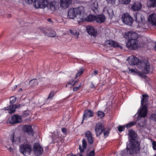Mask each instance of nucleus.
I'll return each mask as SVG.
<instances>
[{
    "instance_id": "f03ea898",
    "label": "nucleus",
    "mask_w": 156,
    "mask_h": 156,
    "mask_svg": "<svg viewBox=\"0 0 156 156\" xmlns=\"http://www.w3.org/2000/svg\"><path fill=\"white\" fill-rule=\"evenodd\" d=\"M129 62L132 65H139L141 66L139 67L140 69H142L145 74H147L150 71V64L147 60L140 61L139 59L133 55L130 56L127 59Z\"/></svg>"
},
{
    "instance_id": "4d7b16f0",
    "label": "nucleus",
    "mask_w": 156,
    "mask_h": 156,
    "mask_svg": "<svg viewBox=\"0 0 156 156\" xmlns=\"http://www.w3.org/2000/svg\"><path fill=\"white\" fill-rule=\"evenodd\" d=\"M48 20L50 22H51L52 21V20L51 19H49Z\"/></svg>"
},
{
    "instance_id": "39448f33",
    "label": "nucleus",
    "mask_w": 156,
    "mask_h": 156,
    "mask_svg": "<svg viewBox=\"0 0 156 156\" xmlns=\"http://www.w3.org/2000/svg\"><path fill=\"white\" fill-rule=\"evenodd\" d=\"M129 143L130 146H133L136 148V151H139L140 150V144L136 140V137L135 132L133 130H129Z\"/></svg>"
},
{
    "instance_id": "a878e982",
    "label": "nucleus",
    "mask_w": 156,
    "mask_h": 156,
    "mask_svg": "<svg viewBox=\"0 0 156 156\" xmlns=\"http://www.w3.org/2000/svg\"><path fill=\"white\" fill-rule=\"evenodd\" d=\"M142 4L139 2H136L132 5V9L134 11H136L140 10L142 8Z\"/></svg>"
},
{
    "instance_id": "b1692460",
    "label": "nucleus",
    "mask_w": 156,
    "mask_h": 156,
    "mask_svg": "<svg viewBox=\"0 0 156 156\" xmlns=\"http://www.w3.org/2000/svg\"><path fill=\"white\" fill-rule=\"evenodd\" d=\"M136 21L138 23L139 26L141 25L143 22V18L141 14L138 13L136 14Z\"/></svg>"
},
{
    "instance_id": "72a5a7b5",
    "label": "nucleus",
    "mask_w": 156,
    "mask_h": 156,
    "mask_svg": "<svg viewBox=\"0 0 156 156\" xmlns=\"http://www.w3.org/2000/svg\"><path fill=\"white\" fill-rule=\"evenodd\" d=\"M55 92L54 91H51L49 93L48 97V99H51L54 96V95L55 94Z\"/></svg>"
},
{
    "instance_id": "8fccbe9b",
    "label": "nucleus",
    "mask_w": 156,
    "mask_h": 156,
    "mask_svg": "<svg viewBox=\"0 0 156 156\" xmlns=\"http://www.w3.org/2000/svg\"><path fill=\"white\" fill-rule=\"evenodd\" d=\"M76 82H73V83H71V82H69L68 83V85H69V84H70L71 85H72V86H73V85H74V84L76 83Z\"/></svg>"
},
{
    "instance_id": "cd10ccee",
    "label": "nucleus",
    "mask_w": 156,
    "mask_h": 156,
    "mask_svg": "<svg viewBox=\"0 0 156 156\" xmlns=\"http://www.w3.org/2000/svg\"><path fill=\"white\" fill-rule=\"evenodd\" d=\"M147 3L150 7H156V0H148Z\"/></svg>"
},
{
    "instance_id": "6e6d98bb",
    "label": "nucleus",
    "mask_w": 156,
    "mask_h": 156,
    "mask_svg": "<svg viewBox=\"0 0 156 156\" xmlns=\"http://www.w3.org/2000/svg\"><path fill=\"white\" fill-rule=\"evenodd\" d=\"M22 89L21 88H20L19 90V91H20V92L21 91H22Z\"/></svg>"
},
{
    "instance_id": "4be33fe9",
    "label": "nucleus",
    "mask_w": 156,
    "mask_h": 156,
    "mask_svg": "<svg viewBox=\"0 0 156 156\" xmlns=\"http://www.w3.org/2000/svg\"><path fill=\"white\" fill-rule=\"evenodd\" d=\"M105 17L103 15H99L95 16V20L99 23H101L105 21Z\"/></svg>"
},
{
    "instance_id": "393cba45",
    "label": "nucleus",
    "mask_w": 156,
    "mask_h": 156,
    "mask_svg": "<svg viewBox=\"0 0 156 156\" xmlns=\"http://www.w3.org/2000/svg\"><path fill=\"white\" fill-rule=\"evenodd\" d=\"M129 70L131 73H132L133 75H138L142 77H144L145 75L141 72H139L137 70H135L133 69H130L129 68Z\"/></svg>"
},
{
    "instance_id": "aec40b11",
    "label": "nucleus",
    "mask_w": 156,
    "mask_h": 156,
    "mask_svg": "<svg viewBox=\"0 0 156 156\" xmlns=\"http://www.w3.org/2000/svg\"><path fill=\"white\" fill-rule=\"evenodd\" d=\"M72 0H60V5L62 7L67 8L71 3Z\"/></svg>"
},
{
    "instance_id": "7ed1b4c3",
    "label": "nucleus",
    "mask_w": 156,
    "mask_h": 156,
    "mask_svg": "<svg viewBox=\"0 0 156 156\" xmlns=\"http://www.w3.org/2000/svg\"><path fill=\"white\" fill-rule=\"evenodd\" d=\"M125 35L128 38V41L126 43L127 47L131 50L137 49L140 44V42L137 40L138 37L137 34L128 31L125 33Z\"/></svg>"
},
{
    "instance_id": "f257e3e1",
    "label": "nucleus",
    "mask_w": 156,
    "mask_h": 156,
    "mask_svg": "<svg viewBox=\"0 0 156 156\" xmlns=\"http://www.w3.org/2000/svg\"><path fill=\"white\" fill-rule=\"evenodd\" d=\"M27 3L29 4L34 3V7L37 9L44 8L47 7L50 10L54 11L58 7L59 4L55 1L51 2L48 5V0H25Z\"/></svg>"
},
{
    "instance_id": "a18cd8bd",
    "label": "nucleus",
    "mask_w": 156,
    "mask_h": 156,
    "mask_svg": "<svg viewBox=\"0 0 156 156\" xmlns=\"http://www.w3.org/2000/svg\"><path fill=\"white\" fill-rule=\"evenodd\" d=\"M81 86V84L80 83V85L77 87H74L73 89V90L74 91H76L77 90H79Z\"/></svg>"
},
{
    "instance_id": "a19ab883",
    "label": "nucleus",
    "mask_w": 156,
    "mask_h": 156,
    "mask_svg": "<svg viewBox=\"0 0 156 156\" xmlns=\"http://www.w3.org/2000/svg\"><path fill=\"white\" fill-rule=\"evenodd\" d=\"M87 139L89 144H91L93 143L94 141L92 138V136L87 138Z\"/></svg>"
},
{
    "instance_id": "f704fd0d",
    "label": "nucleus",
    "mask_w": 156,
    "mask_h": 156,
    "mask_svg": "<svg viewBox=\"0 0 156 156\" xmlns=\"http://www.w3.org/2000/svg\"><path fill=\"white\" fill-rule=\"evenodd\" d=\"M135 123L134 122H131L127 124L125 126L126 128H128L135 125Z\"/></svg>"
},
{
    "instance_id": "473e14b6",
    "label": "nucleus",
    "mask_w": 156,
    "mask_h": 156,
    "mask_svg": "<svg viewBox=\"0 0 156 156\" xmlns=\"http://www.w3.org/2000/svg\"><path fill=\"white\" fill-rule=\"evenodd\" d=\"M119 2L122 4L128 5L130 3L131 0H119Z\"/></svg>"
},
{
    "instance_id": "20e7f679",
    "label": "nucleus",
    "mask_w": 156,
    "mask_h": 156,
    "mask_svg": "<svg viewBox=\"0 0 156 156\" xmlns=\"http://www.w3.org/2000/svg\"><path fill=\"white\" fill-rule=\"evenodd\" d=\"M138 116L137 117L138 124L141 127H146V121L145 118L146 117L147 114V109L145 106L143 107L139 111Z\"/></svg>"
},
{
    "instance_id": "c9c22d12",
    "label": "nucleus",
    "mask_w": 156,
    "mask_h": 156,
    "mask_svg": "<svg viewBox=\"0 0 156 156\" xmlns=\"http://www.w3.org/2000/svg\"><path fill=\"white\" fill-rule=\"evenodd\" d=\"M83 72V68H81L80 69V70L78 72L77 74H76V77H78L80 76L81 74H82Z\"/></svg>"
},
{
    "instance_id": "de8ad7c7",
    "label": "nucleus",
    "mask_w": 156,
    "mask_h": 156,
    "mask_svg": "<svg viewBox=\"0 0 156 156\" xmlns=\"http://www.w3.org/2000/svg\"><path fill=\"white\" fill-rule=\"evenodd\" d=\"M98 74V72L97 70H94V73H91V75L92 76H96Z\"/></svg>"
},
{
    "instance_id": "603ef678",
    "label": "nucleus",
    "mask_w": 156,
    "mask_h": 156,
    "mask_svg": "<svg viewBox=\"0 0 156 156\" xmlns=\"http://www.w3.org/2000/svg\"><path fill=\"white\" fill-rule=\"evenodd\" d=\"M14 134L13 135L12 138L11 139L12 142H14Z\"/></svg>"
},
{
    "instance_id": "f3484780",
    "label": "nucleus",
    "mask_w": 156,
    "mask_h": 156,
    "mask_svg": "<svg viewBox=\"0 0 156 156\" xmlns=\"http://www.w3.org/2000/svg\"><path fill=\"white\" fill-rule=\"evenodd\" d=\"M148 21L152 25L156 26V14L150 15L148 17Z\"/></svg>"
},
{
    "instance_id": "1a4fd4ad",
    "label": "nucleus",
    "mask_w": 156,
    "mask_h": 156,
    "mask_svg": "<svg viewBox=\"0 0 156 156\" xmlns=\"http://www.w3.org/2000/svg\"><path fill=\"white\" fill-rule=\"evenodd\" d=\"M74 8L76 15H79L80 16V19L79 20H78L77 21L78 22L83 21L84 19V15H86L84 7L81 6Z\"/></svg>"
},
{
    "instance_id": "58836bf2",
    "label": "nucleus",
    "mask_w": 156,
    "mask_h": 156,
    "mask_svg": "<svg viewBox=\"0 0 156 156\" xmlns=\"http://www.w3.org/2000/svg\"><path fill=\"white\" fill-rule=\"evenodd\" d=\"M70 33L72 35H74L77 38L78 37L79 34L76 32L75 31L73 32L72 30H70Z\"/></svg>"
},
{
    "instance_id": "49530a36",
    "label": "nucleus",
    "mask_w": 156,
    "mask_h": 156,
    "mask_svg": "<svg viewBox=\"0 0 156 156\" xmlns=\"http://www.w3.org/2000/svg\"><path fill=\"white\" fill-rule=\"evenodd\" d=\"M152 145L153 149L154 150H156V142L155 141H153Z\"/></svg>"
},
{
    "instance_id": "2eb2a0df",
    "label": "nucleus",
    "mask_w": 156,
    "mask_h": 156,
    "mask_svg": "<svg viewBox=\"0 0 156 156\" xmlns=\"http://www.w3.org/2000/svg\"><path fill=\"white\" fill-rule=\"evenodd\" d=\"M142 98H141V106L139 110L140 111L141 109L142 108L145 106L146 108H147V105L148 101V96L147 94H143L142 95Z\"/></svg>"
},
{
    "instance_id": "e433bc0d",
    "label": "nucleus",
    "mask_w": 156,
    "mask_h": 156,
    "mask_svg": "<svg viewBox=\"0 0 156 156\" xmlns=\"http://www.w3.org/2000/svg\"><path fill=\"white\" fill-rule=\"evenodd\" d=\"M85 136L87 138L92 136V135L91 132L89 131H87L85 134Z\"/></svg>"
},
{
    "instance_id": "bf43d9fd",
    "label": "nucleus",
    "mask_w": 156,
    "mask_h": 156,
    "mask_svg": "<svg viewBox=\"0 0 156 156\" xmlns=\"http://www.w3.org/2000/svg\"><path fill=\"white\" fill-rule=\"evenodd\" d=\"M79 156H83V155L82 154H79Z\"/></svg>"
},
{
    "instance_id": "052dcab7",
    "label": "nucleus",
    "mask_w": 156,
    "mask_h": 156,
    "mask_svg": "<svg viewBox=\"0 0 156 156\" xmlns=\"http://www.w3.org/2000/svg\"><path fill=\"white\" fill-rule=\"evenodd\" d=\"M56 138H59V136H56Z\"/></svg>"
},
{
    "instance_id": "9b49d317",
    "label": "nucleus",
    "mask_w": 156,
    "mask_h": 156,
    "mask_svg": "<svg viewBox=\"0 0 156 156\" xmlns=\"http://www.w3.org/2000/svg\"><path fill=\"white\" fill-rule=\"evenodd\" d=\"M22 121L21 116L18 115H12L8 120V122L12 124L19 123L21 122Z\"/></svg>"
},
{
    "instance_id": "c85d7f7f",
    "label": "nucleus",
    "mask_w": 156,
    "mask_h": 156,
    "mask_svg": "<svg viewBox=\"0 0 156 156\" xmlns=\"http://www.w3.org/2000/svg\"><path fill=\"white\" fill-rule=\"evenodd\" d=\"M90 5L92 8L97 9L98 7V4L97 2L95 0H92L90 2Z\"/></svg>"
},
{
    "instance_id": "412c9836",
    "label": "nucleus",
    "mask_w": 156,
    "mask_h": 156,
    "mask_svg": "<svg viewBox=\"0 0 156 156\" xmlns=\"http://www.w3.org/2000/svg\"><path fill=\"white\" fill-rule=\"evenodd\" d=\"M87 141L85 139H83L82 140V145H80L79 147V149L81 153L83 152L85 150L87 147Z\"/></svg>"
},
{
    "instance_id": "680f3d73",
    "label": "nucleus",
    "mask_w": 156,
    "mask_h": 156,
    "mask_svg": "<svg viewBox=\"0 0 156 156\" xmlns=\"http://www.w3.org/2000/svg\"><path fill=\"white\" fill-rule=\"evenodd\" d=\"M9 149V150H11V148L10 147Z\"/></svg>"
},
{
    "instance_id": "4c0bfd02",
    "label": "nucleus",
    "mask_w": 156,
    "mask_h": 156,
    "mask_svg": "<svg viewBox=\"0 0 156 156\" xmlns=\"http://www.w3.org/2000/svg\"><path fill=\"white\" fill-rule=\"evenodd\" d=\"M125 129V126H119L118 128V130L119 132H122L124 131Z\"/></svg>"
},
{
    "instance_id": "6ab92c4d",
    "label": "nucleus",
    "mask_w": 156,
    "mask_h": 156,
    "mask_svg": "<svg viewBox=\"0 0 156 156\" xmlns=\"http://www.w3.org/2000/svg\"><path fill=\"white\" fill-rule=\"evenodd\" d=\"M87 32L89 35L96 36L97 35V32L95 31L93 27L91 26H87Z\"/></svg>"
},
{
    "instance_id": "ea45409f",
    "label": "nucleus",
    "mask_w": 156,
    "mask_h": 156,
    "mask_svg": "<svg viewBox=\"0 0 156 156\" xmlns=\"http://www.w3.org/2000/svg\"><path fill=\"white\" fill-rule=\"evenodd\" d=\"M150 118L151 119L156 121V114H152L150 117Z\"/></svg>"
},
{
    "instance_id": "7c9ffc66",
    "label": "nucleus",
    "mask_w": 156,
    "mask_h": 156,
    "mask_svg": "<svg viewBox=\"0 0 156 156\" xmlns=\"http://www.w3.org/2000/svg\"><path fill=\"white\" fill-rule=\"evenodd\" d=\"M110 130L109 129H105L103 131L104 136L105 138L108 136L109 134Z\"/></svg>"
},
{
    "instance_id": "e2e57ef3",
    "label": "nucleus",
    "mask_w": 156,
    "mask_h": 156,
    "mask_svg": "<svg viewBox=\"0 0 156 156\" xmlns=\"http://www.w3.org/2000/svg\"><path fill=\"white\" fill-rule=\"evenodd\" d=\"M154 156H156V154Z\"/></svg>"
},
{
    "instance_id": "a211bd4d",
    "label": "nucleus",
    "mask_w": 156,
    "mask_h": 156,
    "mask_svg": "<svg viewBox=\"0 0 156 156\" xmlns=\"http://www.w3.org/2000/svg\"><path fill=\"white\" fill-rule=\"evenodd\" d=\"M76 16V12L74 8H70L68 11V17L70 19H73Z\"/></svg>"
},
{
    "instance_id": "c756f323",
    "label": "nucleus",
    "mask_w": 156,
    "mask_h": 156,
    "mask_svg": "<svg viewBox=\"0 0 156 156\" xmlns=\"http://www.w3.org/2000/svg\"><path fill=\"white\" fill-rule=\"evenodd\" d=\"M29 84L31 86H35L38 84L37 80L35 79L31 80L29 82Z\"/></svg>"
},
{
    "instance_id": "ddd939ff",
    "label": "nucleus",
    "mask_w": 156,
    "mask_h": 156,
    "mask_svg": "<svg viewBox=\"0 0 156 156\" xmlns=\"http://www.w3.org/2000/svg\"><path fill=\"white\" fill-rule=\"evenodd\" d=\"M95 132L97 136H100L104 129V126L101 122H98L95 126Z\"/></svg>"
},
{
    "instance_id": "5701e85b",
    "label": "nucleus",
    "mask_w": 156,
    "mask_h": 156,
    "mask_svg": "<svg viewBox=\"0 0 156 156\" xmlns=\"http://www.w3.org/2000/svg\"><path fill=\"white\" fill-rule=\"evenodd\" d=\"M106 44L109 45L110 47L114 48L119 47V44L117 42L112 40H107L106 41Z\"/></svg>"
},
{
    "instance_id": "bb28decb",
    "label": "nucleus",
    "mask_w": 156,
    "mask_h": 156,
    "mask_svg": "<svg viewBox=\"0 0 156 156\" xmlns=\"http://www.w3.org/2000/svg\"><path fill=\"white\" fill-rule=\"evenodd\" d=\"M95 16L92 15H89L87 16L86 18L84 17V20L88 22H92L95 20Z\"/></svg>"
},
{
    "instance_id": "5fc2aeb1",
    "label": "nucleus",
    "mask_w": 156,
    "mask_h": 156,
    "mask_svg": "<svg viewBox=\"0 0 156 156\" xmlns=\"http://www.w3.org/2000/svg\"><path fill=\"white\" fill-rule=\"evenodd\" d=\"M12 16V15L11 14H9L8 16V17H9V18H10Z\"/></svg>"
},
{
    "instance_id": "4468645a",
    "label": "nucleus",
    "mask_w": 156,
    "mask_h": 156,
    "mask_svg": "<svg viewBox=\"0 0 156 156\" xmlns=\"http://www.w3.org/2000/svg\"><path fill=\"white\" fill-rule=\"evenodd\" d=\"M23 131L26 132L29 136H33L34 134V132L32 126L30 125H25L23 127Z\"/></svg>"
},
{
    "instance_id": "c03bdc74",
    "label": "nucleus",
    "mask_w": 156,
    "mask_h": 156,
    "mask_svg": "<svg viewBox=\"0 0 156 156\" xmlns=\"http://www.w3.org/2000/svg\"><path fill=\"white\" fill-rule=\"evenodd\" d=\"M116 0H106L108 4L114 5L115 3Z\"/></svg>"
},
{
    "instance_id": "09e8293b",
    "label": "nucleus",
    "mask_w": 156,
    "mask_h": 156,
    "mask_svg": "<svg viewBox=\"0 0 156 156\" xmlns=\"http://www.w3.org/2000/svg\"><path fill=\"white\" fill-rule=\"evenodd\" d=\"M62 131L64 133L66 134L67 133L66 129L65 128H62Z\"/></svg>"
},
{
    "instance_id": "2f4dec72",
    "label": "nucleus",
    "mask_w": 156,
    "mask_h": 156,
    "mask_svg": "<svg viewBox=\"0 0 156 156\" xmlns=\"http://www.w3.org/2000/svg\"><path fill=\"white\" fill-rule=\"evenodd\" d=\"M98 117L99 119L102 118L105 115V113L102 111H98L97 113Z\"/></svg>"
},
{
    "instance_id": "9d476101",
    "label": "nucleus",
    "mask_w": 156,
    "mask_h": 156,
    "mask_svg": "<svg viewBox=\"0 0 156 156\" xmlns=\"http://www.w3.org/2000/svg\"><path fill=\"white\" fill-rule=\"evenodd\" d=\"M121 19L123 23L128 25H131L133 21V18L127 13L122 16Z\"/></svg>"
},
{
    "instance_id": "6e6552de",
    "label": "nucleus",
    "mask_w": 156,
    "mask_h": 156,
    "mask_svg": "<svg viewBox=\"0 0 156 156\" xmlns=\"http://www.w3.org/2000/svg\"><path fill=\"white\" fill-rule=\"evenodd\" d=\"M139 151H136V148L133 146H130L129 144H126V149L122 150L121 152V154L122 156H125L128 153L132 154L134 153H137Z\"/></svg>"
},
{
    "instance_id": "0eeeda50",
    "label": "nucleus",
    "mask_w": 156,
    "mask_h": 156,
    "mask_svg": "<svg viewBox=\"0 0 156 156\" xmlns=\"http://www.w3.org/2000/svg\"><path fill=\"white\" fill-rule=\"evenodd\" d=\"M32 150V147L30 143H25L20 146V152L25 156L30 155Z\"/></svg>"
},
{
    "instance_id": "864d4df0",
    "label": "nucleus",
    "mask_w": 156,
    "mask_h": 156,
    "mask_svg": "<svg viewBox=\"0 0 156 156\" xmlns=\"http://www.w3.org/2000/svg\"><path fill=\"white\" fill-rule=\"evenodd\" d=\"M17 87V85H15L13 87L14 89H16Z\"/></svg>"
},
{
    "instance_id": "423d86ee",
    "label": "nucleus",
    "mask_w": 156,
    "mask_h": 156,
    "mask_svg": "<svg viewBox=\"0 0 156 156\" xmlns=\"http://www.w3.org/2000/svg\"><path fill=\"white\" fill-rule=\"evenodd\" d=\"M16 99V97H11L10 98V103L11 105L4 107L2 109L4 110H9L8 112L10 114L14 113L16 111L15 109L19 107L20 105V104H13L15 102Z\"/></svg>"
},
{
    "instance_id": "79ce46f5",
    "label": "nucleus",
    "mask_w": 156,
    "mask_h": 156,
    "mask_svg": "<svg viewBox=\"0 0 156 156\" xmlns=\"http://www.w3.org/2000/svg\"><path fill=\"white\" fill-rule=\"evenodd\" d=\"M86 156H95L94 151H92L89 153H88Z\"/></svg>"
},
{
    "instance_id": "37998d69",
    "label": "nucleus",
    "mask_w": 156,
    "mask_h": 156,
    "mask_svg": "<svg viewBox=\"0 0 156 156\" xmlns=\"http://www.w3.org/2000/svg\"><path fill=\"white\" fill-rule=\"evenodd\" d=\"M56 35V33L54 31H52L49 34L50 37H53Z\"/></svg>"
},
{
    "instance_id": "3c124183",
    "label": "nucleus",
    "mask_w": 156,
    "mask_h": 156,
    "mask_svg": "<svg viewBox=\"0 0 156 156\" xmlns=\"http://www.w3.org/2000/svg\"><path fill=\"white\" fill-rule=\"evenodd\" d=\"M67 156H76V155H73V154H69L67 155Z\"/></svg>"
},
{
    "instance_id": "dca6fc26",
    "label": "nucleus",
    "mask_w": 156,
    "mask_h": 156,
    "mask_svg": "<svg viewBox=\"0 0 156 156\" xmlns=\"http://www.w3.org/2000/svg\"><path fill=\"white\" fill-rule=\"evenodd\" d=\"M94 113L93 111L90 110H85L83 114V119H85L94 116Z\"/></svg>"
},
{
    "instance_id": "f8f14e48",
    "label": "nucleus",
    "mask_w": 156,
    "mask_h": 156,
    "mask_svg": "<svg viewBox=\"0 0 156 156\" xmlns=\"http://www.w3.org/2000/svg\"><path fill=\"white\" fill-rule=\"evenodd\" d=\"M34 152L36 156L41 155L43 152V148L38 143L34 144L33 146Z\"/></svg>"
},
{
    "instance_id": "13d9d810",
    "label": "nucleus",
    "mask_w": 156,
    "mask_h": 156,
    "mask_svg": "<svg viewBox=\"0 0 156 156\" xmlns=\"http://www.w3.org/2000/svg\"><path fill=\"white\" fill-rule=\"evenodd\" d=\"M154 49L156 51V44L155 46L154 47Z\"/></svg>"
}]
</instances>
